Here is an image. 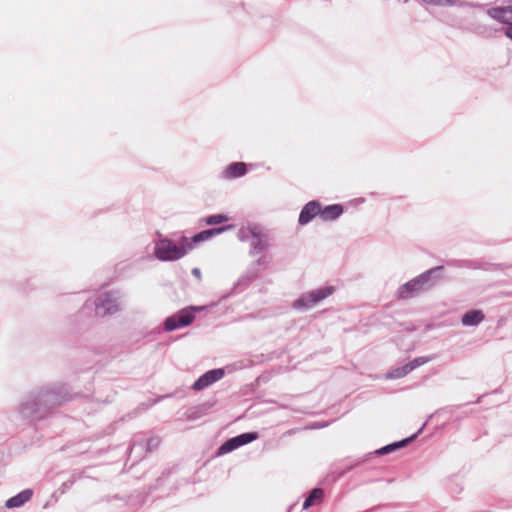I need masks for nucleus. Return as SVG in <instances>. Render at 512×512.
Here are the masks:
<instances>
[{"label":"nucleus","instance_id":"obj_1","mask_svg":"<svg viewBox=\"0 0 512 512\" xmlns=\"http://www.w3.org/2000/svg\"><path fill=\"white\" fill-rule=\"evenodd\" d=\"M71 399L66 384H53L29 393L20 404L21 416H44Z\"/></svg>","mask_w":512,"mask_h":512},{"label":"nucleus","instance_id":"obj_2","mask_svg":"<svg viewBox=\"0 0 512 512\" xmlns=\"http://www.w3.org/2000/svg\"><path fill=\"white\" fill-rule=\"evenodd\" d=\"M444 266L430 268L398 288L400 299H410L435 287L443 278Z\"/></svg>","mask_w":512,"mask_h":512},{"label":"nucleus","instance_id":"obj_3","mask_svg":"<svg viewBox=\"0 0 512 512\" xmlns=\"http://www.w3.org/2000/svg\"><path fill=\"white\" fill-rule=\"evenodd\" d=\"M237 238L241 242H250V256L261 254L273 245V238L270 233L258 223L241 226L238 229Z\"/></svg>","mask_w":512,"mask_h":512},{"label":"nucleus","instance_id":"obj_4","mask_svg":"<svg viewBox=\"0 0 512 512\" xmlns=\"http://www.w3.org/2000/svg\"><path fill=\"white\" fill-rule=\"evenodd\" d=\"M181 240L185 244H181L180 246H178L170 239H160L155 243V257L158 260L165 262L175 261L182 258L189 250H191V245L188 242V238L182 237Z\"/></svg>","mask_w":512,"mask_h":512},{"label":"nucleus","instance_id":"obj_5","mask_svg":"<svg viewBox=\"0 0 512 512\" xmlns=\"http://www.w3.org/2000/svg\"><path fill=\"white\" fill-rule=\"evenodd\" d=\"M333 286H323L305 293H302L293 303V308L306 311L309 310L324 299L328 298L334 292Z\"/></svg>","mask_w":512,"mask_h":512},{"label":"nucleus","instance_id":"obj_6","mask_svg":"<svg viewBox=\"0 0 512 512\" xmlns=\"http://www.w3.org/2000/svg\"><path fill=\"white\" fill-rule=\"evenodd\" d=\"M202 309L203 308L200 306H190L177 311L165 319L164 330L166 332H172L190 325L195 319V311Z\"/></svg>","mask_w":512,"mask_h":512},{"label":"nucleus","instance_id":"obj_7","mask_svg":"<svg viewBox=\"0 0 512 512\" xmlns=\"http://www.w3.org/2000/svg\"><path fill=\"white\" fill-rule=\"evenodd\" d=\"M118 300V292L116 291H109L99 295L94 302L96 315L105 317L118 312L120 310Z\"/></svg>","mask_w":512,"mask_h":512},{"label":"nucleus","instance_id":"obj_8","mask_svg":"<svg viewBox=\"0 0 512 512\" xmlns=\"http://www.w3.org/2000/svg\"><path fill=\"white\" fill-rule=\"evenodd\" d=\"M487 13L491 18L506 24L504 33L512 40V0H508L505 6L490 8Z\"/></svg>","mask_w":512,"mask_h":512},{"label":"nucleus","instance_id":"obj_9","mask_svg":"<svg viewBox=\"0 0 512 512\" xmlns=\"http://www.w3.org/2000/svg\"><path fill=\"white\" fill-rule=\"evenodd\" d=\"M260 277L258 268H249L239 279L233 284L229 293L223 295L221 300H225L231 295H236L246 290L252 282Z\"/></svg>","mask_w":512,"mask_h":512},{"label":"nucleus","instance_id":"obj_10","mask_svg":"<svg viewBox=\"0 0 512 512\" xmlns=\"http://www.w3.org/2000/svg\"><path fill=\"white\" fill-rule=\"evenodd\" d=\"M258 438L256 432L243 433L225 441L218 449V455H224Z\"/></svg>","mask_w":512,"mask_h":512},{"label":"nucleus","instance_id":"obj_11","mask_svg":"<svg viewBox=\"0 0 512 512\" xmlns=\"http://www.w3.org/2000/svg\"><path fill=\"white\" fill-rule=\"evenodd\" d=\"M225 375V370L223 368H216L209 370L202 374L192 385V388L195 391H201L215 382L219 381Z\"/></svg>","mask_w":512,"mask_h":512},{"label":"nucleus","instance_id":"obj_12","mask_svg":"<svg viewBox=\"0 0 512 512\" xmlns=\"http://www.w3.org/2000/svg\"><path fill=\"white\" fill-rule=\"evenodd\" d=\"M321 203L318 200L309 201L301 209L298 224L304 226L311 222L317 215L320 217Z\"/></svg>","mask_w":512,"mask_h":512},{"label":"nucleus","instance_id":"obj_13","mask_svg":"<svg viewBox=\"0 0 512 512\" xmlns=\"http://www.w3.org/2000/svg\"><path fill=\"white\" fill-rule=\"evenodd\" d=\"M462 268L484 271H503L508 268L503 263H490L481 260L462 259Z\"/></svg>","mask_w":512,"mask_h":512},{"label":"nucleus","instance_id":"obj_14","mask_svg":"<svg viewBox=\"0 0 512 512\" xmlns=\"http://www.w3.org/2000/svg\"><path fill=\"white\" fill-rule=\"evenodd\" d=\"M233 228H234V226L229 224V225H223V226H219V227H213L210 229H206V230H203V231L195 234L190 240L188 239V242L191 245V249H193L195 244L209 240L212 237L222 234V233L229 231Z\"/></svg>","mask_w":512,"mask_h":512},{"label":"nucleus","instance_id":"obj_15","mask_svg":"<svg viewBox=\"0 0 512 512\" xmlns=\"http://www.w3.org/2000/svg\"><path fill=\"white\" fill-rule=\"evenodd\" d=\"M426 425H427V422H423L421 424V427L417 430L416 433L412 434L411 436H409V437H407V438H405V439H403L401 441H397V442H394L392 444L386 445V446L376 450L375 453L377 455H384V454H388V453L394 452L397 449L406 446L408 443H410L414 439H416V437L423 431V429H424V427Z\"/></svg>","mask_w":512,"mask_h":512},{"label":"nucleus","instance_id":"obj_16","mask_svg":"<svg viewBox=\"0 0 512 512\" xmlns=\"http://www.w3.org/2000/svg\"><path fill=\"white\" fill-rule=\"evenodd\" d=\"M344 212V208L341 204H331L321 207L320 218L325 222L334 221L339 218Z\"/></svg>","mask_w":512,"mask_h":512},{"label":"nucleus","instance_id":"obj_17","mask_svg":"<svg viewBox=\"0 0 512 512\" xmlns=\"http://www.w3.org/2000/svg\"><path fill=\"white\" fill-rule=\"evenodd\" d=\"M33 496V491L31 489H25L18 493L17 495L9 498L5 506L9 509L19 508L27 503Z\"/></svg>","mask_w":512,"mask_h":512},{"label":"nucleus","instance_id":"obj_18","mask_svg":"<svg viewBox=\"0 0 512 512\" xmlns=\"http://www.w3.org/2000/svg\"><path fill=\"white\" fill-rule=\"evenodd\" d=\"M247 172L248 170L246 163L233 162L225 169L224 176L228 179L240 178L245 176Z\"/></svg>","mask_w":512,"mask_h":512},{"label":"nucleus","instance_id":"obj_19","mask_svg":"<svg viewBox=\"0 0 512 512\" xmlns=\"http://www.w3.org/2000/svg\"><path fill=\"white\" fill-rule=\"evenodd\" d=\"M485 319V315L481 310H469L463 314L461 323L466 327H474L479 325Z\"/></svg>","mask_w":512,"mask_h":512},{"label":"nucleus","instance_id":"obj_20","mask_svg":"<svg viewBox=\"0 0 512 512\" xmlns=\"http://www.w3.org/2000/svg\"><path fill=\"white\" fill-rule=\"evenodd\" d=\"M408 363L392 367L385 374V379H401L410 373Z\"/></svg>","mask_w":512,"mask_h":512},{"label":"nucleus","instance_id":"obj_21","mask_svg":"<svg viewBox=\"0 0 512 512\" xmlns=\"http://www.w3.org/2000/svg\"><path fill=\"white\" fill-rule=\"evenodd\" d=\"M228 216L225 214H214L204 217L199 220V224H205L208 226L218 225L228 221Z\"/></svg>","mask_w":512,"mask_h":512},{"label":"nucleus","instance_id":"obj_22","mask_svg":"<svg viewBox=\"0 0 512 512\" xmlns=\"http://www.w3.org/2000/svg\"><path fill=\"white\" fill-rule=\"evenodd\" d=\"M323 496V490L320 489V488H314L310 495L305 499L304 503H303V509H308L310 506L313 505V503L315 501H318L322 498Z\"/></svg>","mask_w":512,"mask_h":512},{"label":"nucleus","instance_id":"obj_23","mask_svg":"<svg viewBox=\"0 0 512 512\" xmlns=\"http://www.w3.org/2000/svg\"><path fill=\"white\" fill-rule=\"evenodd\" d=\"M433 357H416L412 361L408 362V366L410 371L412 372L414 369L426 364L427 362L431 361Z\"/></svg>","mask_w":512,"mask_h":512},{"label":"nucleus","instance_id":"obj_24","mask_svg":"<svg viewBox=\"0 0 512 512\" xmlns=\"http://www.w3.org/2000/svg\"><path fill=\"white\" fill-rule=\"evenodd\" d=\"M474 32L484 37H491L494 34V30L486 25H476Z\"/></svg>","mask_w":512,"mask_h":512},{"label":"nucleus","instance_id":"obj_25","mask_svg":"<svg viewBox=\"0 0 512 512\" xmlns=\"http://www.w3.org/2000/svg\"><path fill=\"white\" fill-rule=\"evenodd\" d=\"M460 407H461L460 405L459 406H446V407L438 409L437 411L430 414L429 416H439L441 414H454L457 412V410Z\"/></svg>","mask_w":512,"mask_h":512},{"label":"nucleus","instance_id":"obj_26","mask_svg":"<svg viewBox=\"0 0 512 512\" xmlns=\"http://www.w3.org/2000/svg\"><path fill=\"white\" fill-rule=\"evenodd\" d=\"M270 260L266 256L259 257L250 268L263 267L266 268L269 264Z\"/></svg>","mask_w":512,"mask_h":512},{"label":"nucleus","instance_id":"obj_27","mask_svg":"<svg viewBox=\"0 0 512 512\" xmlns=\"http://www.w3.org/2000/svg\"><path fill=\"white\" fill-rule=\"evenodd\" d=\"M426 3L439 5V6H452L456 0H423Z\"/></svg>","mask_w":512,"mask_h":512},{"label":"nucleus","instance_id":"obj_28","mask_svg":"<svg viewBox=\"0 0 512 512\" xmlns=\"http://www.w3.org/2000/svg\"><path fill=\"white\" fill-rule=\"evenodd\" d=\"M446 265L450 267L462 268V259H449Z\"/></svg>","mask_w":512,"mask_h":512},{"label":"nucleus","instance_id":"obj_29","mask_svg":"<svg viewBox=\"0 0 512 512\" xmlns=\"http://www.w3.org/2000/svg\"><path fill=\"white\" fill-rule=\"evenodd\" d=\"M160 443V440L158 438H150L147 442V448L149 450H152L154 448H157Z\"/></svg>","mask_w":512,"mask_h":512},{"label":"nucleus","instance_id":"obj_30","mask_svg":"<svg viewBox=\"0 0 512 512\" xmlns=\"http://www.w3.org/2000/svg\"><path fill=\"white\" fill-rule=\"evenodd\" d=\"M329 425L328 422H316L310 426H308L307 428L309 429H320V428H324V427H327Z\"/></svg>","mask_w":512,"mask_h":512},{"label":"nucleus","instance_id":"obj_31","mask_svg":"<svg viewBox=\"0 0 512 512\" xmlns=\"http://www.w3.org/2000/svg\"><path fill=\"white\" fill-rule=\"evenodd\" d=\"M192 274H193L195 277H197L198 279H200V278H201V271H200V269H199V268H193V269H192Z\"/></svg>","mask_w":512,"mask_h":512},{"label":"nucleus","instance_id":"obj_32","mask_svg":"<svg viewBox=\"0 0 512 512\" xmlns=\"http://www.w3.org/2000/svg\"><path fill=\"white\" fill-rule=\"evenodd\" d=\"M136 445L134 444L132 447H131V452H133L135 449H136Z\"/></svg>","mask_w":512,"mask_h":512}]
</instances>
